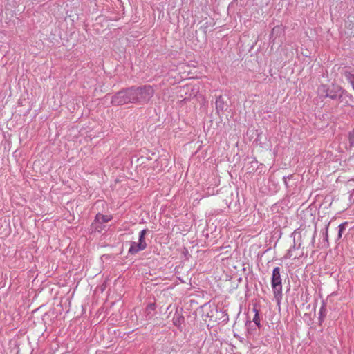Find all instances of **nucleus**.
Listing matches in <instances>:
<instances>
[{
    "instance_id": "6ab92c4d",
    "label": "nucleus",
    "mask_w": 354,
    "mask_h": 354,
    "mask_svg": "<svg viewBox=\"0 0 354 354\" xmlns=\"http://www.w3.org/2000/svg\"><path fill=\"white\" fill-rule=\"evenodd\" d=\"M291 177V176H288V177H283V182L284 183L287 185V181H286V179L288 178H290Z\"/></svg>"
},
{
    "instance_id": "dca6fc26",
    "label": "nucleus",
    "mask_w": 354,
    "mask_h": 354,
    "mask_svg": "<svg viewBox=\"0 0 354 354\" xmlns=\"http://www.w3.org/2000/svg\"><path fill=\"white\" fill-rule=\"evenodd\" d=\"M281 31V28L280 26H275L272 28V32L270 34V39L273 37L274 35H277L278 33H280Z\"/></svg>"
},
{
    "instance_id": "0eeeda50",
    "label": "nucleus",
    "mask_w": 354,
    "mask_h": 354,
    "mask_svg": "<svg viewBox=\"0 0 354 354\" xmlns=\"http://www.w3.org/2000/svg\"><path fill=\"white\" fill-rule=\"evenodd\" d=\"M145 249H146V248H145L142 244L133 241L131 243V246L129 249L128 253L130 254H136Z\"/></svg>"
},
{
    "instance_id": "20e7f679",
    "label": "nucleus",
    "mask_w": 354,
    "mask_h": 354,
    "mask_svg": "<svg viewBox=\"0 0 354 354\" xmlns=\"http://www.w3.org/2000/svg\"><path fill=\"white\" fill-rule=\"evenodd\" d=\"M131 103L129 88L122 90L111 97V104L114 106L123 105Z\"/></svg>"
},
{
    "instance_id": "a211bd4d",
    "label": "nucleus",
    "mask_w": 354,
    "mask_h": 354,
    "mask_svg": "<svg viewBox=\"0 0 354 354\" xmlns=\"http://www.w3.org/2000/svg\"><path fill=\"white\" fill-rule=\"evenodd\" d=\"M328 226H329V223L326 225V232H325V234H324V239L325 241H326L328 242Z\"/></svg>"
},
{
    "instance_id": "9d476101",
    "label": "nucleus",
    "mask_w": 354,
    "mask_h": 354,
    "mask_svg": "<svg viewBox=\"0 0 354 354\" xmlns=\"http://www.w3.org/2000/svg\"><path fill=\"white\" fill-rule=\"evenodd\" d=\"M112 219V216L111 215H104L100 213L96 214L95 217V220L96 222L100 223V224H104L110 221Z\"/></svg>"
},
{
    "instance_id": "f8f14e48",
    "label": "nucleus",
    "mask_w": 354,
    "mask_h": 354,
    "mask_svg": "<svg viewBox=\"0 0 354 354\" xmlns=\"http://www.w3.org/2000/svg\"><path fill=\"white\" fill-rule=\"evenodd\" d=\"M344 77L351 85L352 88L354 87V74L350 71H345Z\"/></svg>"
},
{
    "instance_id": "f257e3e1",
    "label": "nucleus",
    "mask_w": 354,
    "mask_h": 354,
    "mask_svg": "<svg viewBox=\"0 0 354 354\" xmlns=\"http://www.w3.org/2000/svg\"><path fill=\"white\" fill-rule=\"evenodd\" d=\"M318 95L321 97L330 98L333 100H339L342 102L344 100L346 104H348L347 98L352 99V95L344 91L340 86L337 85H332L328 87L326 85H321L317 90Z\"/></svg>"
},
{
    "instance_id": "ddd939ff",
    "label": "nucleus",
    "mask_w": 354,
    "mask_h": 354,
    "mask_svg": "<svg viewBox=\"0 0 354 354\" xmlns=\"http://www.w3.org/2000/svg\"><path fill=\"white\" fill-rule=\"evenodd\" d=\"M104 227V226L103 225V224H100V223L96 222L95 220H94L91 225V228L93 230L97 231L98 232H101L103 230Z\"/></svg>"
},
{
    "instance_id": "f3484780",
    "label": "nucleus",
    "mask_w": 354,
    "mask_h": 354,
    "mask_svg": "<svg viewBox=\"0 0 354 354\" xmlns=\"http://www.w3.org/2000/svg\"><path fill=\"white\" fill-rule=\"evenodd\" d=\"M349 143L351 146L354 147V129L349 134Z\"/></svg>"
},
{
    "instance_id": "2eb2a0df",
    "label": "nucleus",
    "mask_w": 354,
    "mask_h": 354,
    "mask_svg": "<svg viewBox=\"0 0 354 354\" xmlns=\"http://www.w3.org/2000/svg\"><path fill=\"white\" fill-rule=\"evenodd\" d=\"M253 311L255 313L254 316L253 317V322L255 323V324L260 327L261 323H260V317L259 315V311L256 308H253Z\"/></svg>"
},
{
    "instance_id": "423d86ee",
    "label": "nucleus",
    "mask_w": 354,
    "mask_h": 354,
    "mask_svg": "<svg viewBox=\"0 0 354 354\" xmlns=\"http://www.w3.org/2000/svg\"><path fill=\"white\" fill-rule=\"evenodd\" d=\"M215 104L217 112H223L224 111L227 110L228 106L226 102L224 100L223 97L221 95H219L216 98Z\"/></svg>"
},
{
    "instance_id": "1a4fd4ad",
    "label": "nucleus",
    "mask_w": 354,
    "mask_h": 354,
    "mask_svg": "<svg viewBox=\"0 0 354 354\" xmlns=\"http://www.w3.org/2000/svg\"><path fill=\"white\" fill-rule=\"evenodd\" d=\"M172 321L174 325L180 328L185 321V318L180 313L176 312L173 317Z\"/></svg>"
},
{
    "instance_id": "9b49d317",
    "label": "nucleus",
    "mask_w": 354,
    "mask_h": 354,
    "mask_svg": "<svg viewBox=\"0 0 354 354\" xmlns=\"http://www.w3.org/2000/svg\"><path fill=\"white\" fill-rule=\"evenodd\" d=\"M147 232H148L147 229H144V230H141L139 233V238H138V243L144 245L145 248H147V246L146 241H145V236H146Z\"/></svg>"
},
{
    "instance_id": "7ed1b4c3",
    "label": "nucleus",
    "mask_w": 354,
    "mask_h": 354,
    "mask_svg": "<svg viewBox=\"0 0 354 354\" xmlns=\"http://www.w3.org/2000/svg\"><path fill=\"white\" fill-rule=\"evenodd\" d=\"M271 287L274 297L278 305H280L282 299V279L281 277V268L275 267L272 270L271 278Z\"/></svg>"
},
{
    "instance_id": "39448f33",
    "label": "nucleus",
    "mask_w": 354,
    "mask_h": 354,
    "mask_svg": "<svg viewBox=\"0 0 354 354\" xmlns=\"http://www.w3.org/2000/svg\"><path fill=\"white\" fill-rule=\"evenodd\" d=\"M300 246H301L300 243L298 244V245H296L295 239H294V245L292 247H290V248L288 250V252L285 256V258H286V259L299 258L300 257V255L298 254L297 253H295V251L299 250Z\"/></svg>"
},
{
    "instance_id": "4468645a",
    "label": "nucleus",
    "mask_w": 354,
    "mask_h": 354,
    "mask_svg": "<svg viewBox=\"0 0 354 354\" xmlns=\"http://www.w3.org/2000/svg\"><path fill=\"white\" fill-rule=\"evenodd\" d=\"M348 223L347 222H344L342 223H341L339 226H338V228H339V230H338V236H337V239H339L342 238V233L343 232L346 230V227Z\"/></svg>"
},
{
    "instance_id": "6e6552de",
    "label": "nucleus",
    "mask_w": 354,
    "mask_h": 354,
    "mask_svg": "<svg viewBox=\"0 0 354 354\" xmlns=\"http://www.w3.org/2000/svg\"><path fill=\"white\" fill-rule=\"evenodd\" d=\"M156 305L153 303L149 304L145 309V317L147 320L152 319L155 315Z\"/></svg>"
},
{
    "instance_id": "f03ea898",
    "label": "nucleus",
    "mask_w": 354,
    "mask_h": 354,
    "mask_svg": "<svg viewBox=\"0 0 354 354\" xmlns=\"http://www.w3.org/2000/svg\"><path fill=\"white\" fill-rule=\"evenodd\" d=\"M129 88L131 103L145 104L154 94V90L150 85L132 86Z\"/></svg>"
}]
</instances>
